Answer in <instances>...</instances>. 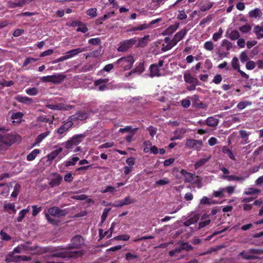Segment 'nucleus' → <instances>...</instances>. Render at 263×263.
Instances as JSON below:
<instances>
[{
  "label": "nucleus",
  "mask_w": 263,
  "mask_h": 263,
  "mask_svg": "<svg viewBox=\"0 0 263 263\" xmlns=\"http://www.w3.org/2000/svg\"><path fill=\"white\" fill-rule=\"evenodd\" d=\"M109 81V79L108 78H104V79H99L98 80H96L95 81V85L99 86L102 85H105L108 83Z\"/></svg>",
  "instance_id": "nucleus-50"
},
{
  "label": "nucleus",
  "mask_w": 263,
  "mask_h": 263,
  "mask_svg": "<svg viewBox=\"0 0 263 263\" xmlns=\"http://www.w3.org/2000/svg\"><path fill=\"white\" fill-rule=\"evenodd\" d=\"M134 62V58L132 56L123 57L118 60V64H123L124 66H131Z\"/></svg>",
  "instance_id": "nucleus-18"
},
{
  "label": "nucleus",
  "mask_w": 263,
  "mask_h": 263,
  "mask_svg": "<svg viewBox=\"0 0 263 263\" xmlns=\"http://www.w3.org/2000/svg\"><path fill=\"white\" fill-rule=\"evenodd\" d=\"M179 23H175L174 25H171L169 27H168L163 31L162 34L164 35H171L172 33H173L179 28Z\"/></svg>",
  "instance_id": "nucleus-25"
},
{
  "label": "nucleus",
  "mask_w": 263,
  "mask_h": 263,
  "mask_svg": "<svg viewBox=\"0 0 263 263\" xmlns=\"http://www.w3.org/2000/svg\"><path fill=\"white\" fill-rule=\"evenodd\" d=\"M217 119L213 117H210L206 119V124L210 127H215L218 124Z\"/></svg>",
  "instance_id": "nucleus-31"
},
{
  "label": "nucleus",
  "mask_w": 263,
  "mask_h": 263,
  "mask_svg": "<svg viewBox=\"0 0 263 263\" xmlns=\"http://www.w3.org/2000/svg\"><path fill=\"white\" fill-rule=\"evenodd\" d=\"M135 202H136V200L134 199L131 198L130 196H127L124 197L122 200H117L114 202L112 204V206L115 208H120Z\"/></svg>",
  "instance_id": "nucleus-11"
},
{
  "label": "nucleus",
  "mask_w": 263,
  "mask_h": 263,
  "mask_svg": "<svg viewBox=\"0 0 263 263\" xmlns=\"http://www.w3.org/2000/svg\"><path fill=\"white\" fill-rule=\"evenodd\" d=\"M222 152L224 154L228 155L229 158L232 160H235L234 155H233V153L231 150H230L228 147L227 146H223L222 147Z\"/></svg>",
  "instance_id": "nucleus-40"
},
{
  "label": "nucleus",
  "mask_w": 263,
  "mask_h": 263,
  "mask_svg": "<svg viewBox=\"0 0 263 263\" xmlns=\"http://www.w3.org/2000/svg\"><path fill=\"white\" fill-rule=\"evenodd\" d=\"M211 159V156H209L205 158H201L198 160L194 163V168L196 170L204 166Z\"/></svg>",
  "instance_id": "nucleus-23"
},
{
  "label": "nucleus",
  "mask_w": 263,
  "mask_h": 263,
  "mask_svg": "<svg viewBox=\"0 0 263 263\" xmlns=\"http://www.w3.org/2000/svg\"><path fill=\"white\" fill-rule=\"evenodd\" d=\"M262 15V12L259 8H255L250 11L249 13V16L250 18H257L260 17Z\"/></svg>",
  "instance_id": "nucleus-28"
},
{
  "label": "nucleus",
  "mask_w": 263,
  "mask_h": 263,
  "mask_svg": "<svg viewBox=\"0 0 263 263\" xmlns=\"http://www.w3.org/2000/svg\"><path fill=\"white\" fill-rule=\"evenodd\" d=\"M0 85L3 86V87H11L13 85V81L12 80L7 81L3 79L0 81Z\"/></svg>",
  "instance_id": "nucleus-52"
},
{
  "label": "nucleus",
  "mask_w": 263,
  "mask_h": 263,
  "mask_svg": "<svg viewBox=\"0 0 263 263\" xmlns=\"http://www.w3.org/2000/svg\"><path fill=\"white\" fill-rule=\"evenodd\" d=\"M137 130H138V128L137 127L134 128L132 127V126H126L123 128H120L119 132L122 134L128 133L129 134H135Z\"/></svg>",
  "instance_id": "nucleus-29"
},
{
  "label": "nucleus",
  "mask_w": 263,
  "mask_h": 263,
  "mask_svg": "<svg viewBox=\"0 0 263 263\" xmlns=\"http://www.w3.org/2000/svg\"><path fill=\"white\" fill-rule=\"evenodd\" d=\"M110 211V208H105L104 210V211H103V214H102L101 216V223L104 222L105 220H106V217H107L108 213H109V212Z\"/></svg>",
  "instance_id": "nucleus-53"
},
{
  "label": "nucleus",
  "mask_w": 263,
  "mask_h": 263,
  "mask_svg": "<svg viewBox=\"0 0 263 263\" xmlns=\"http://www.w3.org/2000/svg\"><path fill=\"white\" fill-rule=\"evenodd\" d=\"M40 151L39 149H35L31 151L29 154L27 156V160L28 161H32L35 159L37 155L39 154Z\"/></svg>",
  "instance_id": "nucleus-32"
},
{
  "label": "nucleus",
  "mask_w": 263,
  "mask_h": 263,
  "mask_svg": "<svg viewBox=\"0 0 263 263\" xmlns=\"http://www.w3.org/2000/svg\"><path fill=\"white\" fill-rule=\"evenodd\" d=\"M213 5V3L212 2H209L207 4V5H201L200 7V10L201 11H206L209 9H210Z\"/></svg>",
  "instance_id": "nucleus-56"
},
{
  "label": "nucleus",
  "mask_w": 263,
  "mask_h": 263,
  "mask_svg": "<svg viewBox=\"0 0 263 263\" xmlns=\"http://www.w3.org/2000/svg\"><path fill=\"white\" fill-rule=\"evenodd\" d=\"M101 43V41L99 37L92 38L88 40V43L93 45H100Z\"/></svg>",
  "instance_id": "nucleus-61"
},
{
  "label": "nucleus",
  "mask_w": 263,
  "mask_h": 263,
  "mask_svg": "<svg viewBox=\"0 0 263 263\" xmlns=\"http://www.w3.org/2000/svg\"><path fill=\"white\" fill-rule=\"evenodd\" d=\"M49 135V131H46L43 133H42L40 134L39 135L37 136L36 138H35V142L36 143H39L41 142L43 140L47 137Z\"/></svg>",
  "instance_id": "nucleus-43"
},
{
  "label": "nucleus",
  "mask_w": 263,
  "mask_h": 263,
  "mask_svg": "<svg viewBox=\"0 0 263 263\" xmlns=\"http://www.w3.org/2000/svg\"><path fill=\"white\" fill-rule=\"evenodd\" d=\"M83 255L82 251H73L70 252L69 253L65 252H58L52 254L53 257H59V258H76L77 257L81 256Z\"/></svg>",
  "instance_id": "nucleus-10"
},
{
  "label": "nucleus",
  "mask_w": 263,
  "mask_h": 263,
  "mask_svg": "<svg viewBox=\"0 0 263 263\" xmlns=\"http://www.w3.org/2000/svg\"><path fill=\"white\" fill-rule=\"evenodd\" d=\"M84 245V239L80 235H77L71 238L70 243L68 245V249H80Z\"/></svg>",
  "instance_id": "nucleus-5"
},
{
  "label": "nucleus",
  "mask_w": 263,
  "mask_h": 263,
  "mask_svg": "<svg viewBox=\"0 0 263 263\" xmlns=\"http://www.w3.org/2000/svg\"><path fill=\"white\" fill-rule=\"evenodd\" d=\"M180 174H181L182 176L184 177L183 182H184L185 183L192 182V181H193L194 179H195L197 176L194 174L189 173L183 169L180 171Z\"/></svg>",
  "instance_id": "nucleus-15"
},
{
  "label": "nucleus",
  "mask_w": 263,
  "mask_h": 263,
  "mask_svg": "<svg viewBox=\"0 0 263 263\" xmlns=\"http://www.w3.org/2000/svg\"><path fill=\"white\" fill-rule=\"evenodd\" d=\"M175 45H176L175 44V43L172 41V43H171L170 44H167L166 46H164L163 45V47L161 48V50L163 52L172 49Z\"/></svg>",
  "instance_id": "nucleus-57"
},
{
  "label": "nucleus",
  "mask_w": 263,
  "mask_h": 263,
  "mask_svg": "<svg viewBox=\"0 0 263 263\" xmlns=\"http://www.w3.org/2000/svg\"><path fill=\"white\" fill-rule=\"evenodd\" d=\"M234 189L235 186H228L225 187H221L219 189V190L224 192H227L229 195H230L234 192Z\"/></svg>",
  "instance_id": "nucleus-44"
},
{
  "label": "nucleus",
  "mask_w": 263,
  "mask_h": 263,
  "mask_svg": "<svg viewBox=\"0 0 263 263\" xmlns=\"http://www.w3.org/2000/svg\"><path fill=\"white\" fill-rule=\"evenodd\" d=\"M67 215V211L66 209L61 210L58 206H53L48 209V213H45V218L49 224L53 226H58L59 220L55 219L52 217H56L58 218L64 217Z\"/></svg>",
  "instance_id": "nucleus-1"
},
{
  "label": "nucleus",
  "mask_w": 263,
  "mask_h": 263,
  "mask_svg": "<svg viewBox=\"0 0 263 263\" xmlns=\"http://www.w3.org/2000/svg\"><path fill=\"white\" fill-rule=\"evenodd\" d=\"M250 135V133H248L245 130H239V136L243 140V144H248L249 143L248 137Z\"/></svg>",
  "instance_id": "nucleus-33"
},
{
  "label": "nucleus",
  "mask_w": 263,
  "mask_h": 263,
  "mask_svg": "<svg viewBox=\"0 0 263 263\" xmlns=\"http://www.w3.org/2000/svg\"><path fill=\"white\" fill-rule=\"evenodd\" d=\"M16 100L20 103L30 105L33 103V100L31 98L22 96H16Z\"/></svg>",
  "instance_id": "nucleus-26"
},
{
  "label": "nucleus",
  "mask_w": 263,
  "mask_h": 263,
  "mask_svg": "<svg viewBox=\"0 0 263 263\" xmlns=\"http://www.w3.org/2000/svg\"><path fill=\"white\" fill-rule=\"evenodd\" d=\"M167 67H149V76L151 77L165 76L168 73Z\"/></svg>",
  "instance_id": "nucleus-7"
},
{
  "label": "nucleus",
  "mask_w": 263,
  "mask_h": 263,
  "mask_svg": "<svg viewBox=\"0 0 263 263\" xmlns=\"http://www.w3.org/2000/svg\"><path fill=\"white\" fill-rule=\"evenodd\" d=\"M65 76L63 74H55L54 75L47 76L41 78V80L44 83L51 82L55 84L62 83Z\"/></svg>",
  "instance_id": "nucleus-3"
},
{
  "label": "nucleus",
  "mask_w": 263,
  "mask_h": 263,
  "mask_svg": "<svg viewBox=\"0 0 263 263\" xmlns=\"http://www.w3.org/2000/svg\"><path fill=\"white\" fill-rule=\"evenodd\" d=\"M20 141V136L17 134H0V152L6 151L8 147L14 143Z\"/></svg>",
  "instance_id": "nucleus-2"
},
{
  "label": "nucleus",
  "mask_w": 263,
  "mask_h": 263,
  "mask_svg": "<svg viewBox=\"0 0 263 263\" xmlns=\"http://www.w3.org/2000/svg\"><path fill=\"white\" fill-rule=\"evenodd\" d=\"M21 186L18 183H16L14 186V191H13L12 193L10 195V196L12 197V198H15L18 195L19 193H20Z\"/></svg>",
  "instance_id": "nucleus-41"
},
{
  "label": "nucleus",
  "mask_w": 263,
  "mask_h": 263,
  "mask_svg": "<svg viewBox=\"0 0 263 263\" xmlns=\"http://www.w3.org/2000/svg\"><path fill=\"white\" fill-rule=\"evenodd\" d=\"M138 257V256L135 254H133L132 253H127L125 254V259L127 261H130L132 260L136 259Z\"/></svg>",
  "instance_id": "nucleus-63"
},
{
  "label": "nucleus",
  "mask_w": 263,
  "mask_h": 263,
  "mask_svg": "<svg viewBox=\"0 0 263 263\" xmlns=\"http://www.w3.org/2000/svg\"><path fill=\"white\" fill-rule=\"evenodd\" d=\"M26 93L30 96H35L39 93L37 88L32 87L31 88L26 89Z\"/></svg>",
  "instance_id": "nucleus-46"
},
{
  "label": "nucleus",
  "mask_w": 263,
  "mask_h": 263,
  "mask_svg": "<svg viewBox=\"0 0 263 263\" xmlns=\"http://www.w3.org/2000/svg\"><path fill=\"white\" fill-rule=\"evenodd\" d=\"M260 27L261 26L256 25L254 27L253 29V32L256 34L258 39L263 38V34H261Z\"/></svg>",
  "instance_id": "nucleus-45"
},
{
  "label": "nucleus",
  "mask_w": 263,
  "mask_h": 263,
  "mask_svg": "<svg viewBox=\"0 0 263 263\" xmlns=\"http://www.w3.org/2000/svg\"><path fill=\"white\" fill-rule=\"evenodd\" d=\"M239 30L243 33H248L251 30V27L248 24H246L239 28Z\"/></svg>",
  "instance_id": "nucleus-55"
},
{
  "label": "nucleus",
  "mask_w": 263,
  "mask_h": 263,
  "mask_svg": "<svg viewBox=\"0 0 263 263\" xmlns=\"http://www.w3.org/2000/svg\"><path fill=\"white\" fill-rule=\"evenodd\" d=\"M88 50V47H83V48L80 47V48L70 50L67 51L64 55H63V57L59 58L58 60V61H62L67 60L68 59L72 58V57L78 55L80 53L87 51Z\"/></svg>",
  "instance_id": "nucleus-4"
},
{
  "label": "nucleus",
  "mask_w": 263,
  "mask_h": 263,
  "mask_svg": "<svg viewBox=\"0 0 263 263\" xmlns=\"http://www.w3.org/2000/svg\"><path fill=\"white\" fill-rule=\"evenodd\" d=\"M37 122H41L42 123H48L49 124H52V119H50L47 117L45 115H40L37 117Z\"/></svg>",
  "instance_id": "nucleus-36"
},
{
  "label": "nucleus",
  "mask_w": 263,
  "mask_h": 263,
  "mask_svg": "<svg viewBox=\"0 0 263 263\" xmlns=\"http://www.w3.org/2000/svg\"><path fill=\"white\" fill-rule=\"evenodd\" d=\"M62 145L65 146L66 149L74 153L79 152L81 151V147L78 146V144H71L69 142H65L62 143Z\"/></svg>",
  "instance_id": "nucleus-20"
},
{
  "label": "nucleus",
  "mask_w": 263,
  "mask_h": 263,
  "mask_svg": "<svg viewBox=\"0 0 263 263\" xmlns=\"http://www.w3.org/2000/svg\"><path fill=\"white\" fill-rule=\"evenodd\" d=\"M179 248H181V249H183L187 252L193 250V247L191 245L186 242L182 243L181 246Z\"/></svg>",
  "instance_id": "nucleus-54"
},
{
  "label": "nucleus",
  "mask_w": 263,
  "mask_h": 263,
  "mask_svg": "<svg viewBox=\"0 0 263 263\" xmlns=\"http://www.w3.org/2000/svg\"><path fill=\"white\" fill-rule=\"evenodd\" d=\"M31 208H32V216L34 217L40 213L42 210V208L41 206L37 207V205H32Z\"/></svg>",
  "instance_id": "nucleus-60"
},
{
  "label": "nucleus",
  "mask_w": 263,
  "mask_h": 263,
  "mask_svg": "<svg viewBox=\"0 0 263 263\" xmlns=\"http://www.w3.org/2000/svg\"><path fill=\"white\" fill-rule=\"evenodd\" d=\"M221 178L226 179L228 181H238L242 182L245 180V177L237 176L234 175H223Z\"/></svg>",
  "instance_id": "nucleus-22"
},
{
  "label": "nucleus",
  "mask_w": 263,
  "mask_h": 263,
  "mask_svg": "<svg viewBox=\"0 0 263 263\" xmlns=\"http://www.w3.org/2000/svg\"><path fill=\"white\" fill-rule=\"evenodd\" d=\"M86 135L85 133L80 134L79 135H75L70 138V139L66 141V142H70L72 144L79 145L85 138Z\"/></svg>",
  "instance_id": "nucleus-13"
},
{
  "label": "nucleus",
  "mask_w": 263,
  "mask_h": 263,
  "mask_svg": "<svg viewBox=\"0 0 263 263\" xmlns=\"http://www.w3.org/2000/svg\"><path fill=\"white\" fill-rule=\"evenodd\" d=\"M0 235H1L2 240L3 241H9L11 240L10 236L7 234L3 230L0 231Z\"/></svg>",
  "instance_id": "nucleus-62"
},
{
  "label": "nucleus",
  "mask_w": 263,
  "mask_h": 263,
  "mask_svg": "<svg viewBox=\"0 0 263 263\" xmlns=\"http://www.w3.org/2000/svg\"><path fill=\"white\" fill-rule=\"evenodd\" d=\"M186 33L187 30L186 28L182 29L175 34L172 41L176 45L178 42L183 39Z\"/></svg>",
  "instance_id": "nucleus-17"
},
{
  "label": "nucleus",
  "mask_w": 263,
  "mask_h": 263,
  "mask_svg": "<svg viewBox=\"0 0 263 263\" xmlns=\"http://www.w3.org/2000/svg\"><path fill=\"white\" fill-rule=\"evenodd\" d=\"M61 181H62V177L59 174H56L55 177L52 179V180L48 183V184L51 187L58 186L60 185Z\"/></svg>",
  "instance_id": "nucleus-24"
},
{
  "label": "nucleus",
  "mask_w": 263,
  "mask_h": 263,
  "mask_svg": "<svg viewBox=\"0 0 263 263\" xmlns=\"http://www.w3.org/2000/svg\"><path fill=\"white\" fill-rule=\"evenodd\" d=\"M63 151V148L62 147H59L55 150L52 151L50 154H48L47 155V159H48V161L50 162H52L54 159H55L58 155L61 153Z\"/></svg>",
  "instance_id": "nucleus-19"
},
{
  "label": "nucleus",
  "mask_w": 263,
  "mask_h": 263,
  "mask_svg": "<svg viewBox=\"0 0 263 263\" xmlns=\"http://www.w3.org/2000/svg\"><path fill=\"white\" fill-rule=\"evenodd\" d=\"M73 125V122L66 121L65 122V123L63 124V125L61 126V127L58 128L57 132H58V133L60 134H63L68 131V130Z\"/></svg>",
  "instance_id": "nucleus-21"
},
{
  "label": "nucleus",
  "mask_w": 263,
  "mask_h": 263,
  "mask_svg": "<svg viewBox=\"0 0 263 263\" xmlns=\"http://www.w3.org/2000/svg\"><path fill=\"white\" fill-rule=\"evenodd\" d=\"M250 105H251V103L248 101L240 102L237 104V108L240 110H243L247 106H250Z\"/></svg>",
  "instance_id": "nucleus-47"
},
{
  "label": "nucleus",
  "mask_w": 263,
  "mask_h": 263,
  "mask_svg": "<svg viewBox=\"0 0 263 263\" xmlns=\"http://www.w3.org/2000/svg\"><path fill=\"white\" fill-rule=\"evenodd\" d=\"M30 242H26L24 244L20 245V247L24 251H35L37 249V247H29Z\"/></svg>",
  "instance_id": "nucleus-37"
},
{
  "label": "nucleus",
  "mask_w": 263,
  "mask_h": 263,
  "mask_svg": "<svg viewBox=\"0 0 263 263\" xmlns=\"http://www.w3.org/2000/svg\"><path fill=\"white\" fill-rule=\"evenodd\" d=\"M221 46L226 47L227 50H230L232 48V44L227 40L222 41Z\"/></svg>",
  "instance_id": "nucleus-58"
},
{
  "label": "nucleus",
  "mask_w": 263,
  "mask_h": 263,
  "mask_svg": "<svg viewBox=\"0 0 263 263\" xmlns=\"http://www.w3.org/2000/svg\"><path fill=\"white\" fill-rule=\"evenodd\" d=\"M199 219V215L195 214L191 218L183 222V226L189 227L191 224H195Z\"/></svg>",
  "instance_id": "nucleus-27"
},
{
  "label": "nucleus",
  "mask_w": 263,
  "mask_h": 263,
  "mask_svg": "<svg viewBox=\"0 0 263 263\" xmlns=\"http://www.w3.org/2000/svg\"><path fill=\"white\" fill-rule=\"evenodd\" d=\"M202 182V178L199 176H196V178L193 180V181L189 183H191L193 184L196 185L197 188L201 187V182Z\"/></svg>",
  "instance_id": "nucleus-49"
},
{
  "label": "nucleus",
  "mask_w": 263,
  "mask_h": 263,
  "mask_svg": "<svg viewBox=\"0 0 263 263\" xmlns=\"http://www.w3.org/2000/svg\"><path fill=\"white\" fill-rule=\"evenodd\" d=\"M183 78H184L185 82L189 84L199 83V81L198 79L192 77V76L190 74H184V76H183Z\"/></svg>",
  "instance_id": "nucleus-30"
},
{
  "label": "nucleus",
  "mask_w": 263,
  "mask_h": 263,
  "mask_svg": "<svg viewBox=\"0 0 263 263\" xmlns=\"http://www.w3.org/2000/svg\"><path fill=\"white\" fill-rule=\"evenodd\" d=\"M258 193H259V190L250 187L247 189L245 192H244V194L246 195H254L257 194Z\"/></svg>",
  "instance_id": "nucleus-42"
},
{
  "label": "nucleus",
  "mask_w": 263,
  "mask_h": 263,
  "mask_svg": "<svg viewBox=\"0 0 263 263\" xmlns=\"http://www.w3.org/2000/svg\"><path fill=\"white\" fill-rule=\"evenodd\" d=\"M213 16H214V14H210V15H208L205 18L202 19L201 21V22L199 24V25L202 26V25H203L205 23L211 22Z\"/></svg>",
  "instance_id": "nucleus-59"
},
{
  "label": "nucleus",
  "mask_w": 263,
  "mask_h": 263,
  "mask_svg": "<svg viewBox=\"0 0 263 263\" xmlns=\"http://www.w3.org/2000/svg\"><path fill=\"white\" fill-rule=\"evenodd\" d=\"M227 229H228V227H226L222 230H219L218 231H216V232L213 233V234H212L211 235H209V236H208L207 237H206L205 240L210 241L211 240V239H212V237H213L215 235L222 233L223 232H224L226 230H227Z\"/></svg>",
  "instance_id": "nucleus-48"
},
{
  "label": "nucleus",
  "mask_w": 263,
  "mask_h": 263,
  "mask_svg": "<svg viewBox=\"0 0 263 263\" xmlns=\"http://www.w3.org/2000/svg\"><path fill=\"white\" fill-rule=\"evenodd\" d=\"M46 106L48 108L54 110H68L71 108V105L66 107L63 103L47 104Z\"/></svg>",
  "instance_id": "nucleus-14"
},
{
  "label": "nucleus",
  "mask_w": 263,
  "mask_h": 263,
  "mask_svg": "<svg viewBox=\"0 0 263 263\" xmlns=\"http://www.w3.org/2000/svg\"><path fill=\"white\" fill-rule=\"evenodd\" d=\"M149 35H147L144 36L143 37L138 39V43L137 45V47H144L146 46L147 44V41L149 38Z\"/></svg>",
  "instance_id": "nucleus-35"
},
{
  "label": "nucleus",
  "mask_w": 263,
  "mask_h": 263,
  "mask_svg": "<svg viewBox=\"0 0 263 263\" xmlns=\"http://www.w3.org/2000/svg\"><path fill=\"white\" fill-rule=\"evenodd\" d=\"M29 212V208L27 209H23L20 211V213H18V216L16 218V221L18 222H21L22 221L25 216L27 213Z\"/></svg>",
  "instance_id": "nucleus-34"
},
{
  "label": "nucleus",
  "mask_w": 263,
  "mask_h": 263,
  "mask_svg": "<svg viewBox=\"0 0 263 263\" xmlns=\"http://www.w3.org/2000/svg\"><path fill=\"white\" fill-rule=\"evenodd\" d=\"M14 254H7L5 258V261L7 263L18 262V261H28L30 260V257L25 255H14Z\"/></svg>",
  "instance_id": "nucleus-9"
},
{
  "label": "nucleus",
  "mask_w": 263,
  "mask_h": 263,
  "mask_svg": "<svg viewBox=\"0 0 263 263\" xmlns=\"http://www.w3.org/2000/svg\"><path fill=\"white\" fill-rule=\"evenodd\" d=\"M203 145L202 141L195 139H187L185 145L189 148H194L197 151H199Z\"/></svg>",
  "instance_id": "nucleus-12"
},
{
  "label": "nucleus",
  "mask_w": 263,
  "mask_h": 263,
  "mask_svg": "<svg viewBox=\"0 0 263 263\" xmlns=\"http://www.w3.org/2000/svg\"><path fill=\"white\" fill-rule=\"evenodd\" d=\"M240 36L238 31L236 30L232 31L230 34V38L232 40L238 39Z\"/></svg>",
  "instance_id": "nucleus-51"
},
{
  "label": "nucleus",
  "mask_w": 263,
  "mask_h": 263,
  "mask_svg": "<svg viewBox=\"0 0 263 263\" xmlns=\"http://www.w3.org/2000/svg\"><path fill=\"white\" fill-rule=\"evenodd\" d=\"M144 70V67H135V68L132 69L131 71L125 73L126 77H135L141 74Z\"/></svg>",
  "instance_id": "nucleus-16"
},
{
  "label": "nucleus",
  "mask_w": 263,
  "mask_h": 263,
  "mask_svg": "<svg viewBox=\"0 0 263 263\" xmlns=\"http://www.w3.org/2000/svg\"><path fill=\"white\" fill-rule=\"evenodd\" d=\"M137 40L135 38L124 40L119 43L117 50L119 52H125L130 49L135 43Z\"/></svg>",
  "instance_id": "nucleus-6"
},
{
  "label": "nucleus",
  "mask_w": 263,
  "mask_h": 263,
  "mask_svg": "<svg viewBox=\"0 0 263 263\" xmlns=\"http://www.w3.org/2000/svg\"><path fill=\"white\" fill-rule=\"evenodd\" d=\"M79 160V158L77 157H72L69 161H65V166L68 167L71 166H74L77 162Z\"/></svg>",
  "instance_id": "nucleus-38"
},
{
  "label": "nucleus",
  "mask_w": 263,
  "mask_h": 263,
  "mask_svg": "<svg viewBox=\"0 0 263 263\" xmlns=\"http://www.w3.org/2000/svg\"><path fill=\"white\" fill-rule=\"evenodd\" d=\"M89 116L88 111H77L74 115L69 116L67 121L73 123L76 121H82L89 118Z\"/></svg>",
  "instance_id": "nucleus-8"
},
{
  "label": "nucleus",
  "mask_w": 263,
  "mask_h": 263,
  "mask_svg": "<svg viewBox=\"0 0 263 263\" xmlns=\"http://www.w3.org/2000/svg\"><path fill=\"white\" fill-rule=\"evenodd\" d=\"M115 15V12L114 11L110 12L106 14H105L103 16L101 17H99L97 20V22L99 24H101L102 21H104L106 19H108Z\"/></svg>",
  "instance_id": "nucleus-39"
},
{
  "label": "nucleus",
  "mask_w": 263,
  "mask_h": 263,
  "mask_svg": "<svg viewBox=\"0 0 263 263\" xmlns=\"http://www.w3.org/2000/svg\"><path fill=\"white\" fill-rule=\"evenodd\" d=\"M204 48L207 50L212 51L214 48L213 43L211 41L206 42L204 44Z\"/></svg>",
  "instance_id": "nucleus-64"
}]
</instances>
